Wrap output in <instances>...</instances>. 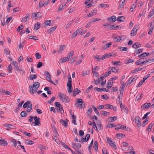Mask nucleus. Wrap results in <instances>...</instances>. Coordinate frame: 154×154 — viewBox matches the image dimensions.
Returning <instances> with one entry per match:
<instances>
[{"mask_svg": "<svg viewBox=\"0 0 154 154\" xmlns=\"http://www.w3.org/2000/svg\"><path fill=\"white\" fill-rule=\"evenodd\" d=\"M40 85V84L38 82H35L32 85H29L30 93L33 94V93H35Z\"/></svg>", "mask_w": 154, "mask_h": 154, "instance_id": "obj_1", "label": "nucleus"}, {"mask_svg": "<svg viewBox=\"0 0 154 154\" xmlns=\"http://www.w3.org/2000/svg\"><path fill=\"white\" fill-rule=\"evenodd\" d=\"M59 95L63 102L65 103H67L68 102L67 99V97L65 94L60 93L59 94Z\"/></svg>", "mask_w": 154, "mask_h": 154, "instance_id": "obj_2", "label": "nucleus"}, {"mask_svg": "<svg viewBox=\"0 0 154 154\" xmlns=\"http://www.w3.org/2000/svg\"><path fill=\"white\" fill-rule=\"evenodd\" d=\"M44 72L45 74L46 75V79L51 83L56 85L54 83L51 81V75L50 74L49 72L47 71H45Z\"/></svg>", "mask_w": 154, "mask_h": 154, "instance_id": "obj_3", "label": "nucleus"}, {"mask_svg": "<svg viewBox=\"0 0 154 154\" xmlns=\"http://www.w3.org/2000/svg\"><path fill=\"white\" fill-rule=\"evenodd\" d=\"M54 104L55 106L58 108V109L61 112V113L63 114L64 113V111L63 108L60 103L58 102H56Z\"/></svg>", "mask_w": 154, "mask_h": 154, "instance_id": "obj_4", "label": "nucleus"}, {"mask_svg": "<svg viewBox=\"0 0 154 154\" xmlns=\"http://www.w3.org/2000/svg\"><path fill=\"white\" fill-rule=\"evenodd\" d=\"M140 119L139 116H137L135 119V122L136 123V125L137 127L139 128L141 126V122L140 121Z\"/></svg>", "mask_w": 154, "mask_h": 154, "instance_id": "obj_5", "label": "nucleus"}, {"mask_svg": "<svg viewBox=\"0 0 154 154\" xmlns=\"http://www.w3.org/2000/svg\"><path fill=\"white\" fill-rule=\"evenodd\" d=\"M12 64L14 65V69L18 71H20L22 70V67L20 68L18 66V63L16 61H13L11 63Z\"/></svg>", "mask_w": 154, "mask_h": 154, "instance_id": "obj_6", "label": "nucleus"}, {"mask_svg": "<svg viewBox=\"0 0 154 154\" xmlns=\"http://www.w3.org/2000/svg\"><path fill=\"white\" fill-rule=\"evenodd\" d=\"M126 37L124 36H117L115 37L114 38V40L115 42H120L122 40H124L125 39H126Z\"/></svg>", "mask_w": 154, "mask_h": 154, "instance_id": "obj_7", "label": "nucleus"}, {"mask_svg": "<svg viewBox=\"0 0 154 154\" xmlns=\"http://www.w3.org/2000/svg\"><path fill=\"white\" fill-rule=\"evenodd\" d=\"M34 122H32V124H34L35 125H39L40 124V119L39 117H37L36 116L34 117Z\"/></svg>", "mask_w": 154, "mask_h": 154, "instance_id": "obj_8", "label": "nucleus"}, {"mask_svg": "<svg viewBox=\"0 0 154 154\" xmlns=\"http://www.w3.org/2000/svg\"><path fill=\"white\" fill-rule=\"evenodd\" d=\"M77 104L78 106L80 108H83L85 106H83L82 105L83 102L82 100L81 99H78L77 100Z\"/></svg>", "mask_w": 154, "mask_h": 154, "instance_id": "obj_9", "label": "nucleus"}, {"mask_svg": "<svg viewBox=\"0 0 154 154\" xmlns=\"http://www.w3.org/2000/svg\"><path fill=\"white\" fill-rule=\"evenodd\" d=\"M72 147L76 149H78L81 147V145L80 143H72Z\"/></svg>", "mask_w": 154, "mask_h": 154, "instance_id": "obj_10", "label": "nucleus"}, {"mask_svg": "<svg viewBox=\"0 0 154 154\" xmlns=\"http://www.w3.org/2000/svg\"><path fill=\"white\" fill-rule=\"evenodd\" d=\"M107 141L109 145L112 146L115 149L117 148L115 144L112 141L111 138H109L107 137Z\"/></svg>", "mask_w": 154, "mask_h": 154, "instance_id": "obj_11", "label": "nucleus"}, {"mask_svg": "<svg viewBox=\"0 0 154 154\" xmlns=\"http://www.w3.org/2000/svg\"><path fill=\"white\" fill-rule=\"evenodd\" d=\"M41 13L39 12L33 13L31 17H35V19H36L40 18L41 17Z\"/></svg>", "mask_w": 154, "mask_h": 154, "instance_id": "obj_12", "label": "nucleus"}, {"mask_svg": "<svg viewBox=\"0 0 154 154\" xmlns=\"http://www.w3.org/2000/svg\"><path fill=\"white\" fill-rule=\"evenodd\" d=\"M120 106L122 111H124L127 113H128V110L127 109V107L125 105L123 106L122 103L120 104Z\"/></svg>", "mask_w": 154, "mask_h": 154, "instance_id": "obj_13", "label": "nucleus"}, {"mask_svg": "<svg viewBox=\"0 0 154 154\" xmlns=\"http://www.w3.org/2000/svg\"><path fill=\"white\" fill-rule=\"evenodd\" d=\"M139 60H137L136 62L135 63V64L137 65H141L143 64H144V62H143V59H144V58H140Z\"/></svg>", "mask_w": 154, "mask_h": 154, "instance_id": "obj_14", "label": "nucleus"}, {"mask_svg": "<svg viewBox=\"0 0 154 154\" xmlns=\"http://www.w3.org/2000/svg\"><path fill=\"white\" fill-rule=\"evenodd\" d=\"M126 128V127L124 125L119 124L118 125V127L116 128L115 129L116 130H118L119 129H121L123 130L125 129V130H126L125 129Z\"/></svg>", "mask_w": 154, "mask_h": 154, "instance_id": "obj_15", "label": "nucleus"}, {"mask_svg": "<svg viewBox=\"0 0 154 154\" xmlns=\"http://www.w3.org/2000/svg\"><path fill=\"white\" fill-rule=\"evenodd\" d=\"M135 26H134L131 31L130 35L131 36H134L136 35L137 29H136V28H135Z\"/></svg>", "mask_w": 154, "mask_h": 154, "instance_id": "obj_16", "label": "nucleus"}, {"mask_svg": "<svg viewBox=\"0 0 154 154\" xmlns=\"http://www.w3.org/2000/svg\"><path fill=\"white\" fill-rule=\"evenodd\" d=\"M30 17L29 14L28 13L26 14V16L24 17L22 19L21 21L22 22H25L27 21V19H29Z\"/></svg>", "mask_w": 154, "mask_h": 154, "instance_id": "obj_17", "label": "nucleus"}, {"mask_svg": "<svg viewBox=\"0 0 154 154\" xmlns=\"http://www.w3.org/2000/svg\"><path fill=\"white\" fill-rule=\"evenodd\" d=\"M117 119V116L111 117L108 118V122H112L116 120Z\"/></svg>", "mask_w": 154, "mask_h": 154, "instance_id": "obj_18", "label": "nucleus"}, {"mask_svg": "<svg viewBox=\"0 0 154 154\" xmlns=\"http://www.w3.org/2000/svg\"><path fill=\"white\" fill-rule=\"evenodd\" d=\"M81 92V91L79 90L77 88H76L73 91V95L74 96H75Z\"/></svg>", "mask_w": 154, "mask_h": 154, "instance_id": "obj_19", "label": "nucleus"}, {"mask_svg": "<svg viewBox=\"0 0 154 154\" xmlns=\"http://www.w3.org/2000/svg\"><path fill=\"white\" fill-rule=\"evenodd\" d=\"M113 83V81L111 82V80L109 79L107 82L106 84V87L108 88H110L112 87V83Z\"/></svg>", "mask_w": 154, "mask_h": 154, "instance_id": "obj_20", "label": "nucleus"}, {"mask_svg": "<svg viewBox=\"0 0 154 154\" xmlns=\"http://www.w3.org/2000/svg\"><path fill=\"white\" fill-rule=\"evenodd\" d=\"M69 59L68 57L62 58L60 60V62L61 63H64L69 61Z\"/></svg>", "mask_w": 154, "mask_h": 154, "instance_id": "obj_21", "label": "nucleus"}, {"mask_svg": "<svg viewBox=\"0 0 154 154\" xmlns=\"http://www.w3.org/2000/svg\"><path fill=\"white\" fill-rule=\"evenodd\" d=\"M141 46V44L139 42H136L132 45V48L135 49L140 47Z\"/></svg>", "mask_w": 154, "mask_h": 154, "instance_id": "obj_22", "label": "nucleus"}, {"mask_svg": "<svg viewBox=\"0 0 154 154\" xmlns=\"http://www.w3.org/2000/svg\"><path fill=\"white\" fill-rule=\"evenodd\" d=\"M107 20L110 21L114 22L116 20V17L115 16H112L108 18Z\"/></svg>", "mask_w": 154, "mask_h": 154, "instance_id": "obj_23", "label": "nucleus"}, {"mask_svg": "<svg viewBox=\"0 0 154 154\" xmlns=\"http://www.w3.org/2000/svg\"><path fill=\"white\" fill-rule=\"evenodd\" d=\"M125 17L123 16H119L117 17V20L119 22H123L125 21Z\"/></svg>", "mask_w": 154, "mask_h": 154, "instance_id": "obj_24", "label": "nucleus"}, {"mask_svg": "<svg viewBox=\"0 0 154 154\" xmlns=\"http://www.w3.org/2000/svg\"><path fill=\"white\" fill-rule=\"evenodd\" d=\"M60 122L65 127H66L67 126L68 123L65 121H64L63 119H60Z\"/></svg>", "mask_w": 154, "mask_h": 154, "instance_id": "obj_25", "label": "nucleus"}, {"mask_svg": "<svg viewBox=\"0 0 154 154\" xmlns=\"http://www.w3.org/2000/svg\"><path fill=\"white\" fill-rule=\"evenodd\" d=\"M149 54V53L148 52H144L141 54L139 55L138 56V57L139 58H142V57H145L146 56H148Z\"/></svg>", "mask_w": 154, "mask_h": 154, "instance_id": "obj_26", "label": "nucleus"}, {"mask_svg": "<svg viewBox=\"0 0 154 154\" xmlns=\"http://www.w3.org/2000/svg\"><path fill=\"white\" fill-rule=\"evenodd\" d=\"M143 51V49L142 48L138 49L135 50L134 51V55H136L138 54H140Z\"/></svg>", "mask_w": 154, "mask_h": 154, "instance_id": "obj_27", "label": "nucleus"}, {"mask_svg": "<svg viewBox=\"0 0 154 154\" xmlns=\"http://www.w3.org/2000/svg\"><path fill=\"white\" fill-rule=\"evenodd\" d=\"M112 44V42H110L107 44L104 45L103 47V50H105L108 48L109 46Z\"/></svg>", "mask_w": 154, "mask_h": 154, "instance_id": "obj_28", "label": "nucleus"}, {"mask_svg": "<svg viewBox=\"0 0 154 154\" xmlns=\"http://www.w3.org/2000/svg\"><path fill=\"white\" fill-rule=\"evenodd\" d=\"M151 103H145L141 106L142 107L145 108L146 109H148L150 106Z\"/></svg>", "mask_w": 154, "mask_h": 154, "instance_id": "obj_29", "label": "nucleus"}, {"mask_svg": "<svg viewBox=\"0 0 154 154\" xmlns=\"http://www.w3.org/2000/svg\"><path fill=\"white\" fill-rule=\"evenodd\" d=\"M40 24L38 23H35L34 26V29L36 30H38L40 27Z\"/></svg>", "mask_w": 154, "mask_h": 154, "instance_id": "obj_30", "label": "nucleus"}, {"mask_svg": "<svg viewBox=\"0 0 154 154\" xmlns=\"http://www.w3.org/2000/svg\"><path fill=\"white\" fill-rule=\"evenodd\" d=\"M70 78H69L68 79V80L67 82V86H72V79L71 78V76L69 75Z\"/></svg>", "mask_w": 154, "mask_h": 154, "instance_id": "obj_31", "label": "nucleus"}, {"mask_svg": "<svg viewBox=\"0 0 154 154\" xmlns=\"http://www.w3.org/2000/svg\"><path fill=\"white\" fill-rule=\"evenodd\" d=\"M5 126L6 127H7L11 129H14L15 127V126H14V125L10 124H8L7 125L6 124H5Z\"/></svg>", "mask_w": 154, "mask_h": 154, "instance_id": "obj_32", "label": "nucleus"}, {"mask_svg": "<svg viewBox=\"0 0 154 154\" xmlns=\"http://www.w3.org/2000/svg\"><path fill=\"white\" fill-rule=\"evenodd\" d=\"M97 10H92L91 11V13H90L88 14L87 16L88 17H91L93 15H94V13H95V14H97Z\"/></svg>", "mask_w": 154, "mask_h": 154, "instance_id": "obj_33", "label": "nucleus"}, {"mask_svg": "<svg viewBox=\"0 0 154 154\" xmlns=\"http://www.w3.org/2000/svg\"><path fill=\"white\" fill-rule=\"evenodd\" d=\"M137 77L136 78V79H135V78H131L130 79H129L127 81V84H130L131 83H132L133 81H134L135 80H136Z\"/></svg>", "mask_w": 154, "mask_h": 154, "instance_id": "obj_34", "label": "nucleus"}, {"mask_svg": "<svg viewBox=\"0 0 154 154\" xmlns=\"http://www.w3.org/2000/svg\"><path fill=\"white\" fill-rule=\"evenodd\" d=\"M0 141V143L1 145L6 146L8 145V143L6 141L4 140H2V139Z\"/></svg>", "mask_w": 154, "mask_h": 154, "instance_id": "obj_35", "label": "nucleus"}, {"mask_svg": "<svg viewBox=\"0 0 154 154\" xmlns=\"http://www.w3.org/2000/svg\"><path fill=\"white\" fill-rule=\"evenodd\" d=\"M30 104H32L31 102L30 101H28L24 103L23 106V107L24 108H26L28 105L30 106Z\"/></svg>", "mask_w": 154, "mask_h": 154, "instance_id": "obj_36", "label": "nucleus"}, {"mask_svg": "<svg viewBox=\"0 0 154 154\" xmlns=\"http://www.w3.org/2000/svg\"><path fill=\"white\" fill-rule=\"evenodd\" d=\"M103 26H108L109 27V29H114V28L115 27V26L113 25H109L107 23L104 24H103Z\"/></svg>", "mask_w": 154, "mask_h": 154, "instance_id": "obj_37", "label": "nucleus"}, {"mask_svg": "<svg viewBox=\"0 0 154 154\" xmlns=\"http://www.w3.org/2000/svg\"><path fill=\"white\" fill-rule=\"evenodd\" d=\"M92 112V109L91 108H89L87 111V114L88 116H91V113Z\"/></svg>", "mask_w": 154, "mask_h": 154, "instance_id": "obj_38", "label": "nucleus"}, {"mask_svg": "<svg viewBox=\"0 0 154 154\" xmlns=\"http://www.w3.org/2000/svg\"><path fill=\"white\" fill-rule=\"evenodd\" d=\"M93 148L96 151H98L97 142V141H95L94 142Z\"/></svg>", "mask_w": 154, "mask_h": 154, "instance_id": "obj_39", "label": "nucleus"}, {"mask_svg": "<svg viewBox=\"0 0 154 154\" xmlns=\"http://www.w3.org/2000/svg\"><path fill=\"white\" fill-rule=\"evenodd\" d=\"M92 108L93 109V110L94 112L96 113V114L97 115H99V113L97 109L94 106V105H92Z\"/></svg>", "mask_w": 154, "mask_h": 154, "instance_id": "obj_40", "label": "nucleus"}, {"mask_svg": "<svg viewBox=\"0 0 154 154\" xmlns=\"http://www.w3.org/2000/svg\"><path fill=\"white\" fill-rule=\"evenodd\" d=\"M65 47H66V46H65V45H61L60 47V49L59 50V51L58 52V53H60L62 51H63V50L64 49V48H65Z\"/></svg>", "mask_w": 154, "mask_h": 154, "instance_id": "obj_41", "label": "nucleus"}, {"mask_svg": "<svg viewBox=\"0 0 154 154\" xmlns=\"http://www.w3.org/2000/svg\"><path fill=\"white\" fill-rule=\"evenodd\" d=\"M154 27V26H152V25L151 24L150 26V27L149 29V30L148 33L149 35H151L152 32V31L153 28Z\"/></svg>", "mask_w": 154, "mask_h": 154, "instance_id": "obj_42", "label": "nucleus"}, {"mask_svg": "<svg viewBox=\"0 0 154 154\" xmlns=\"http://www.w3.org/2000/svg\"><path fill=\"white\" fill-rule=\"evenodd\" d=\"M101 114L103 116H108L110 113L109 112H107L105 111H102Z\"/></svg>", "mask_w": 154, "mask_h": 154, "instance_id": "obj_43", "label": "nucleus"}, {"mask_svg": "<svg viewBox=\"0 0 154 154\" xmlns=\"http://www.w3.org/2000/svg\"><path fill=\"white\" fill-rule=\"evenodd\" d=\"M66 5V4H62V5L60 6L58 9V11H60L63 9L64 8L65 6Z\"/></svg>", "mask_w": 154, "mask_h": 154, "instance_id": "obj_44", "label": "nucleus"}, {"mask_svg": "<svg viewBox=\"0 0 154 154\" xmlns=\"http://www.w3.org/2000/svg\"><path fill=\"white\" fill-rule=\"evenodd\" d=\"M27 113L24 111H23L20 113V116L22 117H25L27 116Z\"/></svg>", "mask_w": 154, "mask_h": 154, "instance_id": "obj_45", "label": "nucleus"}, {"mask_svg": "<svg viewBox=\"0 0 154 154\" xmlns=\"http://www.w3.org/2000/svg\"><path fill=\"white\" fill-rule=\"evenodd\" d=\"M32 104H30V106H28L26 109L27 112H30L31 111V109H32Z\"/></svg>", "mask_w": 154, "mask_h": 154, "instance_id": "obj_46", "label": "nucleus"}, {"mask_svg": "<svg viewBox=\"0 0 154 154\" xmlns=\"http://www.w3.org/2000/svg\"><path fill=\"white\" fill-rule=\"evenodd\" d=\"M153 125L152 124H150L148 127L146 129V131H148L149 132H150L151 131V129L153 126Z\"/></svg>", "mask_w": 154, "mask_h": 154, "instance_id": "obj_47", "label": "nucleus"}, {"mask_svg": "<svg viewBox=\"0 0 154 154\" xmlns=\"http://www.w3.org/2000/svg\"><path fill=\"white\" fill-rule=\"evenodd\" d=\"M142 69V68H137L135 69L134 70H133L131 72L132 73H135L136 72H137L139 71H140V70H141Z\"/></svg>", "mask_w": 154, "mask_h": 154, "instance_id": "obj_48", "label": "nucleus"}, {"mask_svg": "<svg viewBox=\"0 0 154 154\" xmlns=\"http://www.w3.org/2000/svg\"><path fill=\"white\" fill-rule=\"evenodd\" d=\"M51 20H46V21L44 23L46 25L51 26Z\"/></svg>", "mask_w": 154, "mask_h": 154, "instance_id": "obj_49", "label": "nucleus"}, {"mask_svg": "<svg viewBox=\"0 0 154 154\" xmlns=\"http://www.w3.org/2000/svg\"><path fill=\"white\" fill-rule=\"evenodd\" d=\"M9 50L8 48H5L4 50V53L6 55H10V52L9 51Z\"/></svg>", "mask_w": 154, "mask_h": 154, "instance_id": "obj_50", "label": "nucleus"}, {"mask_svg": "<svg viewBox=\"0 0 154 154\" xmlns=\"http://www.w3.org/2000/svg\"><path fill=\"white\" fill-rule=\"evenodd\" d=\"M57 27L56 26H54V27L50 28L49 30V31L50 33H51V32L54 31L55 29H56Z\"/></svg>", "mask_w": 154, "mask_h": 154, "instance_id": "obj_51", "label": "nucleus"}, {"mask_svg": "<svg viewBox=\"0 0 154 154\" xmlns=\"http://www.w3.org/2000/svg\"><path fill=\"white\" fill-rule=\"evenodd\" d=\"M52 139L57 143H58L59 141V139L57 137V136H53L52 137Z\"/></svg>", "mask_w": 154, "mask_h": 154, "instance_id": "obj_52", "label": "nucleus"}, {"mask_svg": "<svg viewBox=\"0 0 154 154\" xmlns=\"http://www.w3.org/2000/svg\"><path fill=\"white\" fill-rule=\"evenodd\" d=\"M105 106L106 107L105 109H110L112 108L113 107L112 105L109 104H106L105 105Z\"/></svg>", "mask_w": 154, "mask_h": 154, "instance_id": "obj_53", "label": "nucleus"}, {"mask_svg": "<svg viewBox=\"0 0 154 154\" xmlns=\"http://www.w3.org/2000/svg\"><path fill=\"white\" fill-rule=\"evenodd\" d=\"M55 98H56L55 97H52L51 99H50V100H49L48 101V103L49 104L53 102V101L54 100H55Z\"/></svg>", "mask_w": 154, "mask_h": 154, "instance_id": "obj_54", "label": "nucleus"}, {"mask_svg": "<svg viewBox=\"0 0 154 154\" xmlns=\"http://www.w3.org/2000/svg\"><path fill=\"white\" fill-rule=\"evenodd\" d=\"M101 8H107L109 6V5L106 4H101L100 5Z\"/></svg>", "mask_w": 154, "mask_h": 154, "instance_id": "obj_55", "label": "nucleus"}, {"mask_svg": "<svg viewBox=\"0 0 154 154\" xmlns=\"http://www.w3.org/2000/svg\"><path fill=\"white\" fill-rule=\"evenodd\" d=\"M74 53V51H71L68 55V57L69 59H70V58L72 56Z\"/></svg>", "mask_w": 154, "mask_h": 154, "instance_id": "obj_56", "label": "nucleus"}, {"mask_svg": "<svg viewBox=\"0 0 154 154\" xmlns=\"http://www.w3.org/2000/svg\"><path fill=\"white\" fill-rule=\"evenodd\" d=\"M119 49H120L122 51H126L128 50L127 48L125 47H121L119 48Z\"/></svg>", "mask_w": 154, "mask_h": 154, "instance_id": "obj_57", "label": "nucleus"}, {"mask_svg": "<svg viewBox=\"0 0 154 154\" xmlns=\"http://www.w3.org/2000/svg\"><path fill=\"white\" fill-rule=\"evenodd\" d=\"M89 71L88 70H86L83 72L82 73L83 76H85L89 74Z\"/></svg>", "mask_w": 154, "mask_h": 154, "instance_id": "obj_58", "label": "nucleus"}, {"mask_svg": "<svg viewBox=\"0 0 154 154\" xmlns=\"http://www.w3.org/2000/svg\"><path fill=\"white\" fill-rule=\"evenodd\" d=\"M30 79L33 80L37 78V75H32L30 76Z\"/></svg>", "mask_w": 154, "mask_h": 154, "instance_id": "obj_59", "label": "nucleus"}, {"mask_svg": "<svg viewBox=\"0 0 154 154\" xmlns=\"http://www.w3.org/2000/svg\"><path fill=\"white\" fill-rule=\"evenodd\" d=\"M68 87L67 88L68 91L69 93H71L72 92V86H67Z\"/></svg>", "mask_w": 154, "mask_h": 154, "instance_id": "obj_60", "label": "nucleus"}, {"mask_svg": "<svg viewBox=\"0 0 154 154\" xmlns=\"http://www.w3.org/2000/svg\"><path fill=\"white\" fill-rule=\"evenodd\" d=\"M97 125L98 126V129L100 130H101L103 129V126L100 123L97 124Z\"/></svg>", "mask_w": 154, "mask_h": 154, "instance_id": "obj_61", "label": "nucleus"}, {"mask_svg": "<svg viewBox=\"0 0 154 154\" xmlns=\"http://www.w3.org/2000/svg\"><path fill=\"white\" fill-rule=\"evenodd\" d=\"M92 72L93 75L97 77H99V74L97 72L93 71Z\"/></svg>", "mask_w": 154, "mask_h": 154, "instance_id": "obj_62", "label": "nucleus"}, {"mask_svg": "<svg viewBox=\"0 0 154 154\" xmlns=\"http://www.w3.org/2000/svg\"><path fill=\"white\" fill-rule=\"evenodd\" d=\"M50 0H46L43 4V6H46L50 2Z\"/></svg>", "mask_w": 154, "mask_h": 154, "instance_id": "obj_63", "label": "nucleus"}, {"mask_svg": "<svg viewBox=\"0 0 154 154\" xmlns=\"http://www.w3.org/2000/svg\"><path fill=\"white\" fill-rule=\"evenodd\" d=\"M35 56L37 59H39L41 57V55L39 54L38 52L36 53L35 54Z\"/></svg>", "mask_w": 154, "mask_h": 154, "instance_id": "obj_64", "label": "nucleus"}]
</instances>
